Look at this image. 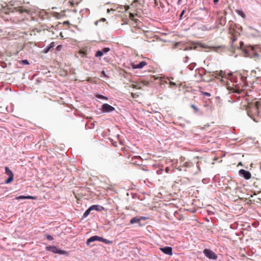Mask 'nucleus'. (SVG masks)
<instances>
[{
  "mask_svg": "<svg viewBox=\"0 0 261 261\" xmlns=\"http://www.w3.org/2000/svg\"><path fill=\"white\" fill-rule=\"evenodd\" d=\"M239 77L240 78L241 82L236 85V87H237V91H236V92H239L240 91L243 90V88L248 86V83L246 81V77L243 76L240 74Z\"/></svg>",
  "mask_w": 261,
  "mask_h": 261,
  "instance_id": "1",
  "label": "nucleus"
},
{
  "mask_svg": "<svg viewBox=\"0 0 261 261\" xmlns=\"http://www.w3.org/2000/svg\"><path fill=\"white\" fill-rule=\"evenodd\" d=\"M46 250L48 251H51L55 253H58L60 254H65L68 255V253L66 251L59 249L56 246H48L46 247Z\"/></svg>",
  "mask_w": 261,
  "mask_h": 261,
  "instance_id": "2",
  "label": "nucleus"
},
{
  "mask_svg": "<svg viewBox=\"0 0 261 261\" xmlns=\"http://www.w3.org/2000/svg\"><path fill=\"white\" fill-rule=\"evenodd\" d=\"M254 49H255V47L251 46V45H248L245 49V54L248 57H251L257 56L258 55L255 51Z\"/></svg>",
  "mask_w": 261,
  "mask_h": 261,
  "instance_id": "3",
  "label": "nucleus"
},
{
  "mask_svg": "<svg viewBox=\"0 0 261 261\" xmlns=\"http://www.w3.org/2000/svg\"><path fill=\"white\" fill-rule=\"evenodd\" d=\"M203 253L207 257H208L210 259L215 260L217 258V256L215 253V252H214L213 251L210 249H205L203 250Z\"/></svg>",
  "mask_w": 261,
  "mask_h": 261,
  "instance_id": "4",
  "label": "nucleus"
},
{
  "mask_svg": "<svg viewBox=\"0 0 261 261\" xmlns=\"http://www.w3.org/2000/svg\"><path fill=\"white\" fill-rule=\"evenodd\" d=\"M5 173L9 176V178L5 181V183L9 184L13 180L14 174L8 167H5Z\"/></svg>",
  "mask_w": 261,
  "mask_h": 261,
  "instance_id": "5",
  "label": "nucleus"
},
{
  "mask_svg": "<svg viewBox=\"0 0 261 261\" xmlns=\"http://www.w3.org/2000/svg\"><path fill=\"white\" fill-rule=\"evenodd\" d=\"M240 176L243 177L245 179H249L251 177V174L248 171L244 169H241L239 171Z\"/></svg>",
  "mask_w": 261,
  "mask_h": 261,
  "instance_id": "6",
  "label": "nucleus"
},
{
  "mask_svg": "<svg viewBox=\"0 0 261 261\" xmlns=\"http://www.w3.org/2000/svg\"><path fill=\"white\" fill-rule=\"evenodd\" d=\"M115 110V108L107 103H105L102 106L101 111L103 112H111Z\"/></svg>",
  "mask_w": 261,
  "mask_h": 261,
  "instance_id": "7",
  "label": "nucleus"
},
{
  "mask_svg": "<svg viewBox=\"0 0 261 261\" xmlns=\"http://www.w3.org/2000/svg\"><path fill=\"white\" fill-rule=\"evenodd\" d=\"M194 166V164L192 162L190 161H188L184 162L183 164L179 167L180 170H181V168H185V169L184 170V171H187L188 169H189L191 168L192 167Z\"/></svg>",
  "mask_w": 261,
  "mask_h": 261,
  "instance_id": "8",
  "label": "nucleus"
},
{
  "mask_svg": "<svg viewBox=\"0 0 261 261\" xmlns=\"http://www.w3.org/2000/svg\"><path fill=\"white\" fill-rule=\"evenodd\" d=\"M160 250H161L164 253L172 255V248L171 247L166 246L163 248H160Z\"/></svg>",
  "mask_w": 261,
  "mask_h": 261,
  "instance_id": "9",
  "label": "nucleus"
},
{
  "mask_svg": "<svg viewBox=\"0 0 261 261\" xmlns=\"http://www.w3.org/2000/svg\"><path fill=\"white\" fill-rule=\"evenodd\" d=\"M142 84L144 86H148L149 84V82L148 81H142L139 84H132V87L134 89H141Z\"/></svg>",
  "mask_w": 261,
  "mask_h": 261,
  "instance_id": "10",
  "label": "nucleus"
},
{
  "mask_svg": "<svg viewBox=\"0 0 261 261\" xmlns=\"http://www.w3.org/2000/svg\"><path fill=\"white\" fill-rule=\"evenodd\" d=\"M129 18L130 19L134 21L133 25L134 26V27H138L139 25V23L141 22L139 21V20L136 18L135 15L132 13H129Z\"/></svg>",
  "mask_w": 261,
  "mask_h": 261,
  "instance_id": "11",
  "label": "nucleus"
},
{
  "mask_svg": "<svg viewBox=\"0 0 261 261\" xmlns=\"http://www.w3.org/2000/svg\"><path fill=\"white\" fill-rule=\"evenodd\" d=\"M17 9V11L20 13H26L28 14L32 15L33 11L30 9L24 8L23 7H19Z\"/></svg>",
  "mask_w": 261,
  "mask_h": 261,
  "instance_id": "12",
  "label": "nucleus"
},
{
  "mask_svg": "<svg viewBox=\"0 0 261 261\" xmlns=\"http://www.w3.org/2000/svg\"><path fill=\"white\" fill-rule=\"evenodd\" d=\"M100 237L97 236H94L92 237H91L90 238H89L86 242V244L87 245H89L91 242L98 241H100Z\"/></svg>",
  "mask_w": 261,
  "mask_h": 261,
  "instance_id": "13",
  "label": "nucleus"
},
{
  "mask_svg": "<svg viewBox=\"0 0 261 261\" xmlns=\"http://www.w3.org/2000/svg\"><path fill=\"white\" fill-rule=\"evenodd\" d=\"M237 33H236V34H233L231 38H230V40H231V45L234 48H239V46H236L233 44L234 41H236L237 40ZM240 44H243V43L242 42H240ZM240 47H242V46L241 45H240Z\"/></svg>",
  "mask_w": 261,
  "mask_h": 261,
  "instance_id": "14",
  "label": "nucleus"
},
{
  "mask_svg": "<svg viewBox=\"0 0 261 261\" xmlns=\"http://www.w3.org/2000/svg\"><path fill=\"white\" fill-rule=\"evenodd\" d=\"M146 65H147V63L146 62L141 61L138 64H133L132 67L133 69H141Z\"/></svg>",
  "mask_w": 261,
  "mask_h": 261,
  "instance_id": "15",
  "label": "nucleus"
},
{
  "mask_svg": "<svg viewBox=\"0 0 261 261\" xmlns=\"http://www.w3.org/2000/svg\"><path fill=\"white\" fill-rule=\"evenodd\" d=\"M16 199H36V197H34L32 196H19L16 198Z\"/></svg>",
  "mask_w": 261,
  "mask_h": 261,
  "instance_id": "16",
  "label": "nucleus"
},
{
  "mask_svg": "<svg viewBox=\"0 0 261 261\" xmlns=\"http://www.w3.org/2000/svg\"><path fill=\"white\" fill-rule=\"evenodd\" d=\"M91 208V210H95L97 211H101L104 210V207L102 206H100L98 205H93L90 207Z\"/></svg>",
  "mask_w": 261,
  "mask_h": 261,
  "instance_id": "17",
  "label": "nucleus"
},
{
  "mask_svg": "<svg viewBox=\"0 0 261 261\" xmlns=\"http://www.w3.org/2000/svg\"><path fill=\"white\" fill-rule=\"evenodd\" d=\"M140 219H139L138 217H134L130 221V223L131 224L140 223Z\"/></svg>",
  "mask_w": 261,
  "mask_h": 261,
  "instance_id": "18",
  "label": "nucleus"
},
{
  "mask_svg": "<svg viewBox=\"0 0 261 261\" xmlns=\"http://www.w3.org/2000/svg\"><path fill=\"white\" fill-rule=\"evenodd\" d=\"M251 111L253 112L255 114H258V108L256 105L251 108Z\"/></svg>",
  "mask_w": 261,
  "mask_h": 261,
  "instance_id": "19",
  "label": "nucleus"
},
{
  "mask_svg": "<svg viewBox=\"0 0 261 261\" xmlns=\"http://www.w3.org/2000/svg\"><path fill=\"white\" fill-rule=\"evenodd\" d=\"M100 241L102 242L105 243L106 244H110L112 243V241H109V240H108L107 239H103L102 237H100Z\"/></svg>",
  "mask_w": 261,
  "mask_h": 261,
  "instance_id": "20",
  "label": "nucleus"
},
{
  "mask_svg": "<svg viewBox=\"0 0 261 261\" xmlns=\"http://www.w3.org/2000/svg\"><path fill=\"white\" fill-rule=\"evenodd\" d=\"M91 211V208L89 207L84 213L83 217L84 218L87 217L89 215Z\"/></svg>",
  "mask_w": 261,
  "mask_h": 261,
  "instance_id": "21",
  "label": "nucleus"
},
{
  "mask_svg": "<svg viewBox=\"0 0 261 261\" xmlns=\"http://www.w3.org/2000/svg\"><path fill=\"white\" fill-rule=\"evenodd\" d=\"M191 107L193 109L194 113H196L199 112V109L194 105H191Z\"/></svg>",
  "mask_w": 261,
  "mask_h": 261,
  "instance_id": "22",
  "label": "nucleus"
},
{
  "mask_svg": "<svg viewBox=\"0 0 261 261\" xmlns=\"http://www.w3.org/2000/svg\"><path fill=\"white\" fill-rule=\"evenodd\" d=\"M110 49L109 47H105L102 50H101V51H102L103 55L105 54H106L108 51H109Z\"/></svg>",
  "mask_w": 261,
  "mask_h": 261,
  "instance_id": "23",
  "label": "nucleus"
},
{
  "mask_svg": "<svg viewBox=\"0 0 261 261\" xmlns=\"http://www.w3.org/2000/svg\"><path fill=\"white\" fill-rule=\"evenodd\" d=\"M95 56L96 57H101L103 56V54L101 50H98L96 51Z\"/></svg>",
  "mask_w": 261,
  "mask_h": 261,
  "instance_id": "24",
  "label": "nucleus"
},
{
  "mask_svg": "<svg viewBox=\"0 0 261 261\" xmlns=\"http://www.w3.org/2000/svg\"><path fill=\"white\" fill-rule=\"evenodd\" d=\"M96 97L98 98H99V99H105V100H108V97H106L105 96H103L102 95H100V94H98L96 96Z\"/></svg>",
  "mask_w": 261,
  "mask_h": 261,
  "instance_id": "25",
  "label": "nucleus"
},
{
  "mask_svg": "<svg viewBox=\"0 0 261 261\" xmlns=\"http://www.w3.org/2000/svg\"><path fill=\"white\" fill-rule=\"evenodd\" d=\"M50 49H51V48L49 47V46H47V47H45V48L44 49V51H43L44 53H45V54L47 53L49 51V50H50Z\"/></svg>",
  "mask_w": 261,
  "mask_h": 261,
  "instance_id": "26",
  "label": "nucleus"
},
{
  "mask_svg": "<svg viewBox=\"0 0 261 261\" xmlns=\"http://www.w3.org/2000/svg\"><path fill=\"white\" fill-rule=\"evenodd\" d=\"M46 238L48 240H53L54 239L53 237L51 235H49V234H46Z\"/></svg>",
  "mask_w": 261,
  "mask_h": 261,
  "instance_id": "27",
  "label": "nucleus"
},
{
  "mask_svg": "<svg viewBox=\"0 0 261 261\" xmlns=\"http://www.w3.org/2000/svg\"><path fill=\"white\" fill-rule=\"evenodd\" d=\"M21 62L23 64H25V65L29 64V62L28 60H23L21 61Z\"/></svg>",
  "mask_w": 261,
  "mask_h": 261,
  "instance_id": "28",
  "label": "nucleus"
},
{
  "mask_svg": "<svg viewBox=\"0 0 261 261\" xmlns=\"http://www.w3.org/2000/svg\"><path fill=\"white\" fill-rule=\"evenodd\" d=\"M200 163H201V161H197L196 167L199 171L200 170Z\"/></svg>",
  "mask_w": 261,
  "mask_h": 261,
  "instance_id": "29",
  "label": "nucleus"
},
{
  "mask_svg": "<svg viewBox=\"0 0 261 261\" xmlns=\"http://www.w3.org/2000/svg\"><path fill=\"white\" fill-rule=\"evenodd\" d=\"M203 95H205L206 96H211V94L210 93H208V92H202Z\"/></svg>",
  "mask_w": 261,
  "mask_h": 261,
  "instance_id": "30",
  "label": "nucleus"
},
{
  "mask_svg": "<svg viewBox=\"0 0 261 261\" xmlns=\"http://www.w3.org/2000/svg\"><path fill=\"white\" fill-rule=\"evenodd\" d=\"M180 42H176L174 44V47H173V48H176L177 47H178V45L180 44Z\"/></svg>",
  "mask_w": 261,
  "mask_h": 261,
  "instance_id": "31",
  "label": "nucleus"
},
{
  "mask_svg": "<svg viewBox=\"0 0 261 261\" xmlns=\"http://www.w3.org/2000/svg\"><path fill=\"white\" fill-rule=\"evenodd\" d=\"M220 21H221V22H220L221 24L224 25V24L225 23V20L224 19L223 20V18H222L220 19Z\"/></svg>",
  "mask_w": 261,
  "mask_h": 261,
  "instance_id": "32",
  "label": "nucleus"
},
{
  "mask_svg": "<svg viewBox=\"0 0 261 261\" xmlns=\"http://www.w3.org/2000/svg\"><path fill=\"white\" fill-rule=\"evenodd\" d=\"M248 113V115L251 118H252L254 120H255V119L254 118L253 116L252 115V114H251V112H250L249 111H248L247 112Z\"/></svg>",
  "mask_w": 261,
  "mask_h": 261,
  "instance_id": "33",
  "label": "nucleus"
},
{
  "mask_svg": "<svg viewBox=\"0 0 261 261\" xmlns=\"http://www.w3.org/2000/svg\"><path fill=\"white\" fill-rule=\"evenodd\" d=\"M55 42H52L50 43V44L49 45V47L51 48L53 47H54L55 46Z\"/></svg>",
  "mask_w": 261,
  "mask_h": 261,
  "instance_id": "34",
  "label": "nucleus"
},
{
  "mask_svg": "<svg viewBox=\"0 0 261 261\" xmlns=\"http://www.w3.org/2000/svg\"><path fill=\"white\" fill-rule=\"evenodd\" d=\"M217 72L218 71H216L215 74L222 76V71H220L218 73H217Z\"/></svg>",
  "mask_w": 261,
  "mask_h": 261,
  "instance_id": "35",
  "label": "nucleus"
},
{
  "mask_svg": "<svg viewBox=\"0 0 261 261\" xmlns=\"http://www.w3.org/2000/svg\"><path fill=\"white\" fill-rule=\"evenodd\" d=\"M131 95H132V97L134 98H136V97H138V95H137L135 93H132Z\"/></svg>",
  "mask_w": 261,
  "mask_h": 261,
  "instance_id": "36",
  "label": "nucleus"
},
{
  "mask_svg": "<svg viewBox=\"0 0 261 261\" xmlns=\"http://www.w3.org/2000/svg\"><path fill=\"white\" fill-rule=\"evenodd\" d=\"M195 48H196V47H190L189 48H186L184 50H191V49H195Z\"/></svg>",
  "mask_w": 261,
  "mask_h": 261,
  "instance_id": "37",
  "label": "nucleus"
},
{
  "mask_svg": "<svg viewBox=\"0 0 261 261\" xmlns=\"http://www.w3.org/2000/svg\"><path fill=\"white\" fill-rule=\"evenodd\" d=\"M62 47V45H58L57 47H56V49L58 51L60 50H61V48Z\"/></svg>",
  "mask_w": 261,
  "mask_h": 261,
  "instance_id": "38",
  "label": "nucleus"
},
{
  "mask_svg": "<svg viewBox=\"0 0 261 261\" xmlns=\"http://www.w3.org/2000/svg\"><path fill=\"white\" fill-rule=\"evenodd\" d=\"M185 12V11L184 10L182 11V12H181V14L180 15V19H181V17H182V15L184 14Z\"/></svg>",
  "mask_w": 261,
  "mask_h": 261,
  "instance_id": "39",
  "label": "nucleus"
},
{
  "mask_svg": "<svg viewBox=\"0 0 261 261\" xmlns=\"http://www.w3.org/2000/svg\"><path fill=\"white\" fill-rule=\"evenodd\" d=\"M170 85H172V86H176V84L174 82H170Z\"/></svg>",
  "mask_w": 261,
  "mask_h": 261,
  "instance_id": "40",
  "label": "nucleus"
},
{
  "mask_svg": "<svg viewBox=\"0 0 261 261\" xmlns=\"http://www.w3.org/2000/svg\"><path fill=\"white\" fill-rule=\"evenodd\" d=\"M139 218V219H140V221H141V220H145V219H146V218H145V217H139V218Z\"/></svg>",
  "mask_w": 261,
  "mask_h": 261,
  "instance_id": "41",
  "label": "nucleus"
},
{
  "mask_svg": "<svg viewBox=\"0 0 261 261\" xmlns=\"http://www.w3.org/2000/svg\"><path fill=\"white\" fill-rule=\"evenodd\" d=\"M240 15H241L242 17H244V14L243 13V12H241V13H239Z\"/></svg>",
  "mask_w": 261,
  "mask_h": 261,
  "instance_id": "42",
  "label": "nucleus"
},
{
  "mask_svg": "<svg viewBox=\"0 0 261 261\" xmlns=\"http://www.w3.org/2000/svg\"><path fill=\"white\" fill-rule=\"evenodd\" d=\"M219 0H214V3L215 4H216L218 2H219Z\"/></svg>",
  "mask_w": 261,
  "mask_h": 261,
  "instance_id": "43",
  "label": "nucleus"
},
{
  "mask_svg": "<svg viewBox=\"0 0 261 261\" xmlns=\"http://www.w3.org/2000/svg\"><path fill=\"white\" fill-rule=\"evenodd\" d=\"M197 44H199L200 46H201V47H203V45H202L201 44V43H197Z\"/></svg>",
  "mask_w": 261,
  "mask_h": 261,
  "instance_id": "44",
  "label": "nucleus"
},
{
  "mask_svg": "<svg viewBox=\"0 0 261 261\" xmlns=\"http://www.w3.org/2000/svg\"><path fill=\"white\" fill-rule=\"evenodd\" d=\"M181 1V0H178V1L177 3H178V4H180Z\"/></svg>",
  "mask_w": 261,
  "mask_h": 261,
  "instance_id": "45",
  "label": "nucleus"
},
{
  "mask_svg": "<svg viewBox=\"0 0 261 261\" xmlns=\"http://www.w3.org/2000/svg\"><path fill=\"white\" fill-rule=\"evenodd\" d=\"M153 80H156V79H157V78L154 77V76H153Z\"/></svg>",
  "mask_w": 261,
  "mask_h": 261,
  "instance_id": "46",
  "label": "nucleus"
},
{
  "mask_svg": "<svg viewBox=\"0 0 261 261\" xmlns=\"http://www.w3.org/2000/svg\"><path fill=\"white\" fill-rule=\"evenodd\" d=\"M71 5H73V3L72 2H70Z\"/></svg>",
  "mask_w": 261,
  "mask_h": 261,
  "instance_id": "47",
  "label": "nucleus"
},
{
  "mask_svg": "<svg viewBox=\"0 0 261 261\" xmlns=\"http://www.w3.org/2000/svg\"><path fill=\"white\" fill-rule=\"evenodd\" d=\"M168 168H166V172H167V171H168Z\"/></svg>",
  "mask_w": 261,
  "mask_h": 261,
  "instance_id": "48",
  "label": "nucleus"
},
{
  "mask_svg": "<svg viewBox=\"0 0 261 261\" xmlns=\"http://www.w3.org/2000/svg\"><path fill=\"white\" fill-rule=\"evenodd\" d=\"M105 18L102 19V21H105Z\"/></svg>",
  "mask_w": 261,
  "mask_h": 261,
  "instance_id": "49",
  "label": "nucleus"
},
{
  "mask_svg": "<svg viewBox=\"0 0 261 261\" xmlns=\"http://www.w3.org/2000/svg\"><path fill=\"white\" fill-rule=\"evenodd\" d=\"M68 23V21L65 22H64V23Z\"/></svg>",
  "mask_w": 261,
  "mask_h": 261,
  "instance_id": "50",
  "label": "nucleus"
}]
</instances>
